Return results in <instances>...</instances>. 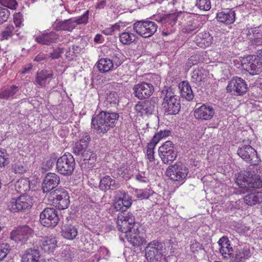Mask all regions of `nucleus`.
<instances>
[{
    "mask_svg": "<svg viewBox=\"0 0 262 262\" xmlns=\"http://www.w3.org/2000/svg\"><path fill=\"white\" fill-rule=\"evenodd\" d=\"M119 118L116 112L101 111L92 119V125L98 134L102 136L114 128Z\"/></svg>",
    "mask_w": 262,
    "mask_h": 262,
    "instance_id": "f257e3e1",
    "label": "nucleus"
},
{
    "mask_svg": "<svg viewBox=\"0 0 262 262\" xmlns=\"http://www.w3.org/2000/svg\"><path fill=\"white\" fill-rule=\"evenodd\" d=\"M163 98L162 108L165 113L168 115H176L180 111L181 102L179 96L171 86H164L161 91Z\"/></svg>",
    "mask_w": 262,
    "mask_h": 262,
    "instance_id": "f03ea898",
    "label": "nucleus"
},
{
    "mask_svg": "<svg viewBox=\"0 0 262 262\" xmlns=\"http://www.w3.org/2000/svg\"><path fill=\"white\" fill-rule=\"evenodd\" d=\"M236 182L240 187L246 190L262 187V180L258 176L253 174L251 171L239 173Z\"/></svg>",
    "mask_w": 262,
    "mask_h": 262,
    "instance_id": "7ed1b4c3",
    "label": "nucleus"
},
{
    "mask_svg": "<svg viewBox=\"0 0 262 262\" xmlns=\"http://www.w3.org/2000/svg\"><path fill=\"white\" fill-rule=\"evenodd\" d=\"M145 251L148 261L158 262L165 255L166 249L163 243L154 240L147 244Z\"/></svg>",
    "mask_w": 262,
    "mask_h": 262,
    "instance_id": "20e7f679",
    "label": "nucleus"
},
{
    "mask_svg": "<svg viewBox=\"0 0 262 262\" xmlns=\"http://www.w3.org/2000/svg\"><path fill=\"white\" fill-rule=\"evenodd\" d=\"M75 168V161L71 154H64L57 160L56 169L61 175L64 176L72 175Z\"/></svg>",
    "mask_w": 262,
    "mask_h": 262,
    "instance_id": "39448f33",
    "label": "nucleus"
},
{
    "mask_svg": "<svg viewBox=\"0 0 262 262\" xmlns=\"http://www.w3.org/2000/svg\"><path fill=\"white\" fill-rule=\"evenodd\" d=\"M158 28L157 25L149 20L137 21L133 25V29L139 36L148 38L152 36Z\"/></svg>",
    "mask_w": 262,
    "mask_h": 262,
    "instance_id": "423d86ee",
    "label": "nucleus"
},
{
    "mask_svg": "<svg viewBox=\"0 0 262 262\" xmlns=\"http://www.w3.org/2000/svg\"><path fill=\"white\" fill-rule=\"evenodd\" d=\"M34 235V230L28 225L20 226L13 229L10 233V238L15 243L25 244Z\"/></svg>",
    "mask_w": 262,
    "mask_h": 262,
    "instance_id": "0eeeda50",
    "label": "nucleus"
},
{
    "mask_svg": "<svg viewBox=\"0 0 262 262\" xmlns=\"http://www.w3.org/2000/svg\"><path fill=\"white\" fill-rule=\"evenodd\" d=\"M158 152L162 162L167 164H171L177 156V151L171 141H167L160 146Z\"/></svg>",
    "mask_w": 262,
    "mask_h": 262,
    "instance_id": "6e6552de",
    "label": "nucleus"
},
{
    "mask_svg": "<svg viewBox=\"0 0 262 262\" xmlns=\"http://www.w3.org/2000/svg\"><path fill=\"white\" fill-rule=\"evenodd\" d=\"M237 154L243 160L252 165H258L261 162L256 150L250 145L239 147Z\"/></svg>",
    "mask_w": 262,
    "mask_h": 262,
    "instance_id": "1a4fd4ad",
    "label": "nucleus"
},
{
    "mask_svg": "<svg viewBox=\"0 0 262 262\" xmlns=\"http://www.w3.org/2000/svg\"><path fill=\"white\" fill-rule=\"evenodd\" d=\"M59 221L58 211L54 208H46L40 213V222L45 227H54Z\"/></svg>",
    "mask_w": 262,
    "mask_h": 262,
    "instance_id": "9d476101",
    "label": "nucleus"
},
{
    "mask_svg": "<svg viewBox=\"0 0 262 262\" xmlns=\"http://www.w3.org/2000/svg\"><path fill=\"white\" fill-rule=\"evenodd\" d=\"M188 169L185 165L179 162L168 166L166 171V176L174 181H182L187 176Z\"/></svg>",
    "mask_w": 262,
    "mask_h": 262,
    "instance_id": "9b49d317",
    "label": "nucleus"
},
{
    "mask_svg": "<svg viewBox=\"0 0 262 262\" xmlns=\"http://www.w3.org/2000/svg\"><path fill=\"white\" fill-rule=\"evenodd\" d=\"M158 102V98L152 97L150 99L138 102L135 106V110L140 116H148L155 111Z\"/></svg>",
    "mask_w": 262,
    "mask_h": 262,
    "instance_id": "f8f14e48",
    "label": "nucleus"
},
{
    "mask_svg": "<svg viewBox=\"0 0 262 262\" xmlns=\"http://www.w3.org/2000/svg\"><path fill=\"white\" fill-rule=\"evenodd\" d=\"M79 138L80 139L75 143L73 147V152L75 156H78L80 158L82 156H85L84 154L86 151H89L91 137L88 133H83L80 135Z\"/></svg>",
    "mask_w": 262,
    "mask_h": 262,
    "instance_id": "ddd939ff",
    "label": "nucleus"
},
{
    "mask_svg": "<svg viewBox=\"0 0 262 262\" xmlns=\"http://www.w3.org/2000/svg\"><path fill=\"white\" fill-rule=\"evenodd\" d=\"M227 91L232 95H242L247 91V84L245 80L240 77H234L229 81Z\"/></svg>",
    "mask_w": 262,
    "mask_h": 262,
    "instance_id": "4468645a",
    "label": "nucleus"
},
{
    "mask_svg": "<svg viewBox=\"0 0 262 262\" xmlns=\"http://www.w3.org/2000/svg\"><path fill=\"white\" fill-rule=\"evenodd\" d=\"M135 96L139 99L143 100L149 98L155 91V87L152 83L146 82L135 84L133 88Z\"/></svg>",
    "mask_w": 262,
    "mask_h": 262,
    "instance_id": "2eb2a0df",
    "label": "nucleus"
},
{
    "mask_svg": "<svg viewBox=\"0 0 262 262\" xmlns=\"http://www.w3.org/2000/svg\"><path fill=\"white\" fill-rule=\"evenodd\" d=\"M50 194L53 196L54 203L59 210L67 208L70 204V197L68 192L63 189H56L51 191Z\"/></svg>",
    "mask_w": 262,
    "mask_h": 262,
    "instance_id": "dca6fc26",
    "label": "nucleus"
},
{
    "mask_svg": "<svg viewBox=\"0 0 262 262\" xmlns=\"http://www.w3.org/2000/svg\"><path fill=\"white\" fill-rule=\"evenodd\" d=\"M215 114L214 108L209 105L203 104L194 111V117L201 120H210Z\"/></svg>",
    "mask_w": 262,
    "mask_h": 262,
    "instance_id": "f3484780",
    "label": "nucleus"
},
{
    "mask_svg": "<svg viewBox=\"0 0 262 262\" xmlns=\"http://www.w3.org/2000/svg\"><path fill=\"white\" fill-rule=\"evenodd\" d=\"M60 183L59 177L55 173L49 172L44 178L42 183V192H51Z\"/></svg>",
    "mask_w": 262,
    "mask_h": 262,
    "instance_id": "a211bd4d",
    "label": "nucleus"
},
{
    "mask_svg": "<svg viewBox=\"0 0 262 262\" xmlns=\"http://www.w3.org/2000/svg\"><path fill=\"white\" fill-rule=\"evenodd\" d=\"M250 256V250L241 247H234L229 257L232 262H244Z\"/></svg>",
    "mask_w": 262,
    "mask_h": 262,
    "instance_id": "6ab92c4d",
    "label": "nucleus"
},
{
    "mask_svg": "<svg viewBox=\"0 0 262 262\" xmlns=\"http://www.w3.org/2000/svg\"><path fill=\"white\" fill-rule=\"evenodd\" d=\"M131 205V197L125 192H123L121 196L116 198L114 207L117 211H120V213H124Z\"/></svg>",
    "mask_w": 262,
    "mask_h": 262,
    "instance_id": "aec40b11",
    "label": "nucleus"
},
{
    "mask_svg": "<svg viewBox=\"0 0 262 262\" xmlns=\"http://www.w3.org/2000/svg\"><path fill=\"white\" fill-rule=\"evenodd\" d=\"M129 232V234H126L125 237L133 246L138 247L146 244V239L140 235L138 226L137 227H134Z\"/></svg>",
    "mask_w": 262,
    "mask_h": 262,
    "instance_id": "412c9836",
    "label": "nucleus"
},
{
    "mask_svg": "<svg viewBox=\"0 0 262 262\" xmlns=\"http://www.w3.org/2000/svg\"><path fill=\"white\" fill-rule=\"evenodd\" d=\"M235 12L232 9H227L216 13L217 21L226 25L233 24L235 20Z\"/></svg>",
    "mask_w": 262,
    "mask_h": 262,
    "instance_id": "4be33fe9",
    "label": "nucleus"
},
{
    "mask_svg": "<svg viewBox=\"0 0 262 262\" xmlns=\"http://www.w3.org/2000/svg\"><path fill=\"white\" fill-rule=\"evenodd\" d=\"M120 186V183L110 176H105L102 177L99 185L100 190L106 192L108 190H115Z\"/></svg>",
    "mask_w": 262,
    "mask_h": 262,
    "instance_id": "5701e85b",
    "label": "nucleus"
},
{
    "mask_svg": "<svg viewBox=\"0 0 262 262\" xmlns=\"http://www.w3.org/2000/svg\"><path fill=\"white\" fill-rule=\"evenodd\" d=\"M40 247L41 249L46 253L53 252L57 247L55 236L51 234L42 237L40 241Z\"/></svg>",
    "mask_w": 262,
    "mask_h": 262,
    "instance_id": "b1692460",
    "label": "nucleus"
},
{
    "mask_svg": "<svg viewBox=\"0 0 262 262\" xmlns=\"http://www.w3.org/2000/svg\"><path fill=\"white\" fill-rule=\"evenodd\" d=\"M53 76L52 71L41 70L37 73L34 83L40 87H45L49 83Z\"/></svg>",
    "mask_w": 262,
    "mask_h": 262,
    "instance_id": "393cba45",
    "label": "nucleus"
},
{
    "mask_svg": "<svg viewBox=\"0 0 262 262\" xmlns=\"http://www.w3.org/2000/svg\"><path fill=\"white\" fill-rule=\"evenodd\" d=\"M20 94L19 89L15 85L7 86L0 90V99L11 100L16 98Z\"/></svg>",
    "mask_w": 262,
    "mask_h": 262,
    "instance_id": "a878e982",
    "label": "nucleus"
},
{
    "mask_svg": "<svg viewBox=\"0 0 262 262\" xmlns=\"http://www.w3.org/2000/svg\"><path fill=\"white\" fill-rule=\"evenodd\" d=\"M84 154L85 156H82L80 158L81 166L86 168L93 167L97 160L96 153L90 148L89 151H86Z\"/></svg>",
    "mask_w": 262,
    "mask_h": 262,
    "instance_id": "bb28decb",
    "label": "nucleus"
},
{
    "mask_svg": "<svg viewBox=\"0 0 262 262\" xmlns=\"http://www.w3.org/2000/svg\"><path fill=\"white\" fill-rule=\"evenodd\" d=\"M177 15L176 13L162 14L154 16V19L165 27H172L177 21Z\"/></svg>",
    "mask_w": 262,
    "mask_h": 262,
    "instance_id": "cd10ccee",
    "label": "nucleus"
},
{
    "mask_svg": "<svg viewBox=\"0 0 262 262\" xmlns=\"http://www.w3.org/2000/svg\"><path fill=\"white\" fill-rule=\"evenodd\" d=\"M244 65L247 71L252 75L258 74L261 71L262 64L254 56H252L249 61Z\"/></svg>",
    "mask_w": 262,
    "mask_h": 262,
    "instance_id": "c85d7f7f",
    "label": "nucleus"
},
{
    "mask_svg": "<svg viewBox=\"0 0 262 262\" xmlns=\"http://www.w3.org/2000/svg\"><path fill=\"white\" fill-rule=\"evenodd\" d=\"M120 64V62L118 63H114L113 60L108 58H101L97 62V68L101 73H106L113 70L114 66L118 67Z\"/></svg>",
    "mask_w": 262,
    "mask_h": 262,
    "instance_id": "c756f323",
    "label": "nucleus"
},
{
    "mask_svg": "<svg viewBox=\"0 0 262 262\" xmlns=\"http://www.w3.org/2000/svg\"><path fill=\"white\" fill-rule=\"evenodd\" d=\"M34 37L35 40L37 43L47 46H49L54 42L57 38L56 34L54 32L43 33L38 36H34Z\"/></svg>",
    "mask_w": 262,
    "mask_h": 262,
    "instance_id": "7c9ffc66",
    "label": "nucleus"
},
{
    "mask_svg": "<svg viewBox=\"0 0 262 262\" xmlns=\"http://www.w3.org/2000/svg\"><path fill=\"white\" fill-rule=\"evenodd\" d=\"M52 26L53 29L57 31H68L71 32L75 28L74 21L72 18L63 21H58L56 20Z\"/></svg>",
    "mask_w": 262,
    "mask_h": 262,
    "instance_id": "2f4dec72",
    "label": "nucleus"
},
{
    "mask_svg": "<svg viewBox=\"0 0 262 262\" xmlns=\"http://www.w3.org/2000/svg\"><path fill=\"white\" fill-rule=\"evenodd\" d=\"M220 246L219 249L220 252L224 257V258H228L229 253H231L233 249L230 247V241L227 236H224L221 237L217 242Z\"/></svg>",
    "mask_w": 262,
    "mask_h": 262,
    "instance_id": "473e14b6",
    "label": "nucleus"
},
{
    "mask_svg": "<svg viewBox=\"0 0 262 262\" xmlns=\"http://www.w3.org/2000/svg\"><path fill=\"white\" fill-rule=\"evenodd\" d=\"M40 253L38 249L30 248L26 251L21 258L22 262H40Z\"/></svg>",
    "mask_w": 262,
    "mask_h": 262,
    "instance_id": "72a5a7b5",
    "label": "nucleus"
},
{
    "mask_svg": "<svg viewBox=\"0 0 262 262\" xmlns=\"http://www.w3.org/2000/svg\"><path fill=\"white\" fill-rule=\"evenodd\" d=\"M123 213H119L118 214L117 221L118 230L124 234V236L126 234H129V231L132 230L134 227H137L138 226H129L128 224L125 221Z\"/></svg>",
    "mask_w": 262,
    "mask_h": 262,
    "instance_id": "f704fd0d",
    "label": "nucleus"
},
{
    "mask_svg": "<svg viewBox=\"0 0 262 262\" xmlns=\"http://www.w3.org/2000/svg\"><path fill=\"white\" fill-rule=\"evenodd\" d=\"M207 71L203 68H198L192 71L191 74V82L199 86L205 79Z\"/></svg>",
    "mask_w": 262,
    "mask_h": 262,
    "instance_id": "c9c22d12",
    "label": "nucleus"
},
{
    "mask_svg": "<svg viewBox=\"0 0 262 262\" xmlns=\"http://www.w3.org/2000/svg\"><path fill=\"white\" fill-rule=\"evenodd\" d=\"M179 88L180 90L182 97L188 101H191L193 99L194 94L190 84L187 81H183L180 83Z\"/></svg>",
    "mask_w": 262,
    "mask_h": 262,
    "instance_id": "e433bc0d",
    "label": "nucleus"
},
{
    "mask_svg": "<svg viewBox=\"0 0 262 262\" xmlns=\"http://www.w3.org/2000/svg\"><path fill=\"white\" fill-rule=\"evenodd\" d=\"M246 204L253 206L262 203V191H257L247 194L244 198Z\"/></svg>",
    "mask_w": 262,
    "mask_h": 262,
    "instance_id": "4c0bfd02",
    "label": "nucleus"
},
{
    "mask_svg": "<svg viewBox=\"0 0 262 262\" xmlns=\"http://www.w3.org/2000/svg\"><path fill=\"white\" fill-rule=\"evenodd\" d=\"M77 229L72 225H64L61 229V235L69 240L74 239L77 235Z\"/></svg>",
    "mask_w": 262,
    "mask_h": 262,
    "instance_id": "58836bf2",
    "label": "nucleus"
},
{
    "mask_svg": "<svg viewBox=\"0 0 262 262\" xmlns=\"http://www.w3.org/2000/svg\"><path fill=\"white\" fill-rule=\"evenodd\" d=\"M33 204V199L28 195H20L19 212H25L30 210Z\"/></svg>",
    "mask_w": 262,
    "mask_h": 262,
    "instance_id": "ea45409f",
    "label": "nucleus"
},
{
    "mask_svg": "<svg viewBox=\"0 0 262 262\" xmlns=\"http://www.w3.org/2000/svg\"><path fill=\"white\" fill-rule=\"evenodd\" d=\"M196 40L199 41V43L201 47L203 46L205 47H209L213 41V37L209 32H201L196 36Z\"/></svg>",
    "mask_w": 262,
    "mask_h": 262,
    "instance_id": "a19ab883",
    "label": "nucleus"
},
{
    "mask_svg": "<svg viewBox=\"0 0 262 262\" xmlns=\"http://www.w3.org/2000/svg\"><path fill=\"white\" fill-rule=\"evenodd\" d=\"M16 190L21 194H25L30 190V181L28 179L18 180L15 184Z\"/></svg>",
    "mask_w": 262,
    "mask_h": 262,
    "instance_id": "79ce46f5",
    "label": "nucleus"
},
{
    "mask_svg": "<svg viewBox=\"0 0 262 262\" xmlns=\"http://www.w3.org/2000/svg\"><path fill=\"white\" fill-rule=\"evenodd\" d=\"M137 37L135 34L128 32L121 33L119 36L120 42L123 45H130L137 40Z\"/></svg>",
    "mask_w": 262,
    "mask_h": 262,
    "instance_id": "37998d69",
    "label": "nucleus"
},
{
    "mask_svg": "<svg viewBox=\"0 0 262 262\" xmlns=\"http://www.w3.org/2000/svg\"><path fill=\"white\" fill-rule=\"evenodd\" d=\"M20 196L10 199L7 202L8 209L13 212H19Z\"/></svg>",
    "mask_w": 262,
    "mask_h": 262,
    "instance_id": "c03bdc74",
    "label": "nucleus"
},
{
    "mask_svg": "<svg viewBox=\"0 0 262 262\" xmlns=\"http://www.w3.org/2000/svg\"><path fill=\"white\" fill-rule=\"evenodd\" d=\"M170 133L169 130H160L157 132L155 136L153 137L151 142L157 145V144L160 141V140L164 138L168 137Z\"/></svg>",
    "mask_w": 262,
    "mask_h": 262,
    "instance_id": "a18cd8bd",
    "label": "nucleus"
},
{
    "mask_svg": "<svg viewBox=\"0 0 262 262\" xmlns=\"http://www.w3.org/2000/svg\"><path fill=\"white\" fill-rule=\"evenodd\" d=\"M156 145V144L150 142L147 146L146 156L147 159L150 162H154L155 160L154 149Z\"/></svg>",
    "mask_w": 262,
    "mask_h": 262,
    "instance_id": "49530a36",
    "label": "nucleus"
},
{
    "mask_svg": "<svg viewBox=\"0 0 262 262\" xmlns=\"http://www.w3.org/2000/svg\"><path fill=\"white\" fill-rule=\"evenodd\" d=\"M195 6L201 10L208 11L211 8L210 0H196Z\"/></svg>",
    "mask_w": 262,
    "mask_h": 262,
    "instance_id": "de8ad7c7",
    "label": "nucleus"
},
{
    "mask_svg": "<svg viewBox=\"0 0 262 262\" xmlns=\"http://www.w3.org/2000/svg\"><path fill=\"white\" fill-rule=\"evenodd\" d=\"M14 32V27L12 25H7L2 32V37L3 39H8L11 37Z\"/></svg>",
    "mask_w": 262,
    "mask_h": 262,
    "instance_id": "09e8293b",
    "label": "nucleus"
},
{
    "mask_svg": "<svg viewBox=\"0 0 262 262\" xmlns=\"http://www.w3.org/2000/svg\"><path fill=\"white\" fill-rule=\"evenodd\" d=\"M89 14V11H86L82 16H81L78 18H72L74 21V25L75 26V28L78 25L86 24L88 21Z\"/></svg>",
    "mask_w": 262,
    "mask_h": 262,
    "instance_id": "8fccbe9b",
    "label": "nucleus"
},
{
    "mask_svg": "<svg viewBox=\"0 0 262 262\" xmlns=\"http://www.w3.org/2000/svg\"><path fill=\"white\" fill-rule=\"evenodd\" d=\"M10 250V245L8 243L0 244V261L7 256Z\"/></svg>",
    "mask_w": 262,
    "mask_h": 262,
    "instance_id": "3c124183",
    "label": "nucleus"
},
{
    "mask_svg": "<svg viewBox=\"0 0 262 262\" xmlns=\"http://www.w3.org/2000/svg\"><path fill=\"white\" fill-rule=\"evenodd\" d=\"M137 198L141 200L148 199L152 194L149 189H137L135 191Z\"/></svg>",
    "mask_w": 262,
    "mask_h": 262,
    "instance_id": "603ef678",
    "label": "nucleus"
},
{
    "mask_svg": "<svg viewBox=\"0 0 262 262\" xmlns=\"http://www.w3.org/2000/svg\"><path fill=\"white\" fill-rule=\"evenodd\" d=\"M9 163V156L6 150H0V167H4Z\"/></svg>",
    "mask_w": 262,
    "mask_h": 262,
    "instance_id": "864d4df0",
    "label": "nucleus"
},
{
    "mask_svg": "<svg viewBox=\"0 0 262 262\" xmlns=\"http://www.w3.org/2000/svg\"><path fill=\"white\" fill-rule=\"evenodd\" d=\"M12 168L15 173L23 174L27 171V167L24 163L19 162L13 165Z\"/></svg>",
    "mask_w": 262,
    "mask_h": 262,
    "instance_id": "5fc2aeb1",
    "label": "nucleus"
},
{
    "mask_svg": "<svg viewBox=\"0 0 262 262\" xmlns=\"http://www.w3.org/2000/svg\"><path fill=\"white\" fill-rule=\"evenodd\" d=\"M10 12L7 8L0 7V25L7 21Z\"/></svg>",
    "mask_w": 262,
    "mask_h": 262,
    "instance_id": "6e6d98bb",
    "label": "nucleus"
},
{
    "mask_svg": "<svg viewBox=\"0 0 262 262\" xmlns=\"http://www.w3.org/2000/svg\"><path fill=\"white\" fill-rule=\"evenodd\" d=\"M1 4L5 7L11 9H15L17 3L15 0H0Z\"/></svg>",
    "mask_w": 262,
    "mask_h": 262,
    "instance_id": "4d7b16f0",
    "label": "nucleus"
},
{
    "mask_svg": "<svg viewBox=\"0 0 262 262\" xmlns=\"http://www.w3.org/2000/svg\"><path fill=\"white\" fill-rule=\"evenodd\" d=\"M254 38H251V45L253 46H262V35L259 33H256L254 35L255 33H253Z\"/></svg>",
    "mask_w": 262,
    "mask_h": 262,
    "instance_id": "13d9d810",
    "label": "nucleus"
},
{
    "mask_svg": "<svg viewBox=\"0 0 262 262\" xmlns=\"http://www.w3.org/2000/svg\"><path fill=\"white\" fill-rule=\"evenodd\" d=\"M125 221L128 224L129 226H138L135 223L134 216L131 213H123Z\"/></svg>",
    "mask_w": 262,
    "mask_h": 262,
    "instance_id": "bf43d9fd",
    "label": "nucleus"
},
{
    "mask_svg": "<svg viewBox=\"0 0 262 262\" xmlns=\"http://www.w3.org/2000/svg\"><path fill=\"white\" fill-rule=\"evenodd\" d=\"M198 28L199 25L198 23L189 21L187 24L186 32L188 33H195Z\"/></svg>",
    "mask_w": 262,
    "mask_h": 262,
    "instance_id": "052dcab7",
    "label": "nucleus"
},
{
    "mask_svg": "<svg viewBox=\"0 0 262 262\" xmlns=\"http://www.w3.org/2000/svg\"><path fill=\"white\" fill-rule=\"evenodd\" d=\"M63 53V51L62 49L58 48L54 50L52 53L50 54V57H51L53 59H58L61 56Z\"/></svg>",
    "mask_w": 262,
    "mask_h": 262,
    "instance_id": "680f3d73",
    "label": "nucleus"
},
{
    "mask_svg": "<svg viewBox=\"0 0 262 262\" xmlns=\"http://www.w3.org/2000/svg\"><path fill=\"white\" fill-rule=\"evenodd\" d=\"M118 94L115 92H110L109 93L107 94L106 99L108 101H110L111 103H116L117 98H118Z\"/></svg>",
    "mask_w": 262,
    "mask_h": 262,
    "instance_id": "e2e57ef3",
    "label": "nucleus"
},
{
    "mask_svg": "<svg viewBox=\"0 0 262 262\" xmlns=\"http://www.w3.org/2000/svg\"><path fill=\"white\" fill-rule=\"evenodd\" d=\"M191 243L190 249L192 252L195 253L196 252H198L199 249H202V245L195 241H191Z\"/></svg>",
    "mask_w": 262,
    "mask_h": 262,
    "instance_id": "0e129e2a",
    "label": "nucleus"
},
{
    "mask_svg": "<svg viewBox=\"0 0 262 262\" xmlns=\"http://www.w3.org/2000/svg\"><path fill=\"white\" fill-rule=\"evenodd\" d=\"M118 174L122 178H125L127 173V168L125 167H121L117 169Z\"/></svg>",
    "mask_w": 262,
    "mask_h": 262,
    "instance_id": "69168bd1",
    "label": "nucleus"
},
{
    "mask_svg": "<svg viewBox=\"0 0 262 262\" xmlns=\"http://www.w3.org/2000/svg\"><path fill=\"white\" fill-rule=\"evenodd\" d=\"M151 81L155 86H159L161 83V77L158 75H153L151 77Z\"/></svg>",
    "mask_w": 262,
    "mask_h": 262,
    "instance_id": "338daca9",
    "label": "nucleus"
},
{
    "mask_svg": "<svg viewBox=\"0 0 262 262\" xmlns=\"http://www.w3.org/2000/svg\"><path fill=\"white\" fill-rule=\"evenodd\" d=\"M56 158L51 157L46 162V166L48 168H52L55 165V163L56 164L57 161Z\"/></svg>",
    "mask_w": 262,
    "mask_h": 262,
    "instance_id": "774afa93",
    "label": "nucleus"
}]
</instances>
